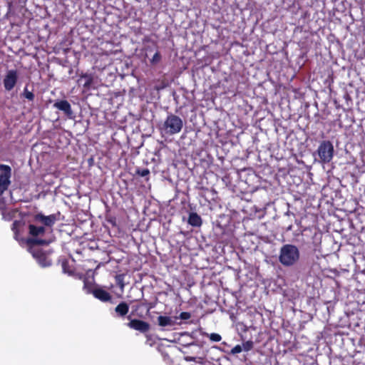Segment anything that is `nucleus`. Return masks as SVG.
I'll use <instances>...</instances> for the list:
<instances>
[{"label":"nucleus","mask_w":365,"mask_h":365,"mask_svg":"<svg viewBox=\"0 0 365 365\" xmlns=\"http://www.w3.org/2000/svg\"><path fill=\"white\" fill-rule=\"evenodd\" d=\"M58 220L56 214L44 215L43 213H37L33 217V222L28 226L29 234L31 238L43 237L48 231L52 232V227Z\"/></svg>","instance_id":"1"},{"label":"nucleus","mask_w":365,"mask_h":365,"mask_svg":"<svg viewBox=\"0 0 365 365\" xmlns=\"http://www.w3.org/2000/svg\"><path fill=\"white\" fill-rule=\"evenodd\" d=\"M322 240V233L316 229L304 228L299 239L301 247L305 250L316 252L319 250Z\"/></svg>","instance_id":"2"},{"label":"nucleus","mask_w":365,"mask_h":365,"mask_svg":"<svg viewBox=\"0 0 365 365\" xmlns=\"http://www.w3.org/2000/svg\"><path fill=\"white\" fill-rule=\"evenodd\" d=\"M51 242V240L41 238H28L26 240L30 252L41 267H48L51 264V262L41 248L34 247V246L48 245Z\"/></svg>","instance_id":"3"},{"label":"nucleus","mask_w":365,"mask_h":365,"mask_svg":"<svg viewBox=\"0 0 365 365\" xmlns=\"http://www.w3.org/2000/svg\"><path fill=\"white\" fill-rule=\"evenodd\" d=\"M300 259L299 248L292 244H284L279 250L278 260L284 267H292Z\"/></svg>","instance_id":"4"},{"label":"nucleus","mask_w":365,"mask_h":365,"mask_svg":"<svg viewBox=\"0 0 365 365\" xmlns=\"http://www.w3.org/2000/svg\"><path fill=\"white\" fill-rule=\"evenodd\" d=\"M182 120L178 115L170 113L168 115L163 125L164 132L170 135L180 133L182 128Z\"/></svg>","instance_id":"5"},{"label":"nucleus","mask_w":365,"mask_h":365,"mask_svg":"<svg viewBox=\"0 0 365 365\" xmlns=\"http://www.w3.org/2000/svg\"><path fill=\"white\" fill-rule=\"evenodd\" d=\"M334 152V146L329 140H323L317 149L318 155L323 163H328L332 160Z\"/></svg>","instance_id":"6"},{"label":"nucleus","mask_w":365,"mask_h":365,"mask_svg":"<svg viewBox=\"0 0 365 365\" xmlns=\"http://www.w3.org/2000/svg\"><path fill=\"white\" fill-rule=\"evenodd\" d=\"M0 191L4 192L11 184V168L9 165L0 164Z\"/></svg>","instance_id":"7"},{"label":"nucleus","mask_w":365,"mask_h":365,"mask_svg":"<svg viewBox=\"0 0 365 365\" xmlns=\"http://www.w3.org/2000/svg\"><path fill=\"white\" fill-rule=\"evenodd\" d=\"M127 319L129 320V322H128L126 325L131 329L138 331L141 333H146L150 329V324L147 322L137 319H131L130 315H128Z\"/></svg>","instance_id":"8"},{"label":"nucleus","mask_w":365,"mask_h":365,"mask_svg":"<svg viewBox=\"0 0 365 365\" xmlns=\"http://www.w3.org/2000/svg\"><path fill=\"white\" fill-rule=\"evenodd\" d=\"M18 78L19 75L17 70H8L3 80V83L5 90L6 91H11L16 85Z\"/></svg>","instance_id":"9"},{"label":"nucleus","mask_w":365,"mask_h":365,"mask_svg":"<svg viewBox=\"0 0 365 365\" xmlns=\"http://www.w3.org/2000/svg\"><path fill=\"white\" fill-rule=\"evenodd\" d=\"M53 108L61 110L68 118H73V112L71 108V106L69 102L66 100H58L53 103Z\"/></svg>","instance_id":"10"},{"label":"nucleus","mask_w":365,"mask_h":365,"mask_svg":"<svg viewBox=\"0 0 365 365\" xmlns=\"http://www.w3.org/2000/svg\"><path fill=\"white\" fill-rule=\"evenodd\" d=\"M78 83L86 91H89L93 83V76L91 73H82L78 80Z\"/></svg>","instance_id":"11"},{"label":"nucleus","mask_w":365,"mask_h":365,"mask_svg":"<svg viewBox=\"0 0 365 365\" xmlns=\"http://www.w3.org/2000/svg\"><path fill=\"white\" fill-rule=\"evenodd\" d=\"M93 295L95 298L103 302H110L112 299L110 294L102 288H96L93 291Z\"/></svg>","instance_id":"12"},{"label":"nucleus","mask_w":365,"mask_h":365,"mask_svg":"<svg viewBox=\"0 0 365 365\" xmlns=\"http://www.w3.org/2000/svg\"><path fill=\"white\" fill-rule=\"evenodd\" d=\"M117 317H125L129 312V305L125 302H120L115 308Z\"/></svg>","instance_id":"13"},{"label":"nucleus","mask_w":365,"mask_h":365,"mask_svg":"<svg viewBox=\"0 0 365 365\" xmlns=\"http://www.w3.org/2000/svg\"><path fill=\"white\" fill-rule=\"evenodd\" d=\"M187 222L192 227H200L202 224L201 217L196 212H190L187 220Z\"/></svg>","instance_id":"14"},{"label":"nucleus","mask_w":365,"mask_h":365,"mask_svg":"<svg viewBox=\"0 0 365 365\" xmlns=\"http://www.w3.org/2000/svg\"><path fill=\"white\" fill-rule=\"evenodd\" d=\"M157 322L158 326L161 327H173L175 324V321H173L170 317L168 316H159L157 318Z\"/></svg>","instance_id":"15"},{"label":"nucleus","mask_w":365,"mask_h":365,"mask_svg":"<svg viewBox=\"0 0 365 365\" xmlns=\"http://www.w3.org/2000/svg\"><path fill=\"white\" fill-rule=\"evenodd\" d=\"M83 289L86 292V294H93V291L95 290L96 288H93V284L90 282L86 277H84Z\"/></svg>","instance_id":"16"},{"label":"nucleus","mask_w":365,"mask_h":365,"mask_svg":"<svg viewBox=\"0 0 365 365\" xmlns=\"http://www.w3.org/2000/svg\"><path fill=\"white\" fill-rule=\"evenodd\" d=\"M162 60V55L160 52L157 49L153 57L150 59L151 66L158 65Z\"/></svg>","instance_id":"17"},{"label":"nucleus","mask_w":365,"mask_h":365,"mask_svg":"<svg viewBox=\"0 0 365 365\" xmlns=\"http://www.w3.org/2000/svg\"><path fill=\"white\" fill-rule=\"evenodd\" d=\"M201 334L209 338L211 341L218 342L222 339L221 335L217 333L208 334L207 332H202Z\"/></svg>","instance_id":"18"},{"label":"nucleus","mask_w":365,"mask_h":365,"mask_svg":"<svg viewBox=\"0 0 365 365\" xmlns=\"http://www.w3.org/2000/svg\"><path fill=\"white\" fill-rule=\"evenodd\" d=\"M21 221L19 220H14L11 225V230L13 231L14 234V238L16 240L18 239V235L19 234V227L21 226Z\"/></svg>","instance_id":"19"},{"label":"nucleus","mask_w":365,"mask_h":365,"mask_svg":"<svg viewBox=\"0 0 365 365\" xmlns=\"http://www.w3.org/2000/svg\"><path fill=\"white\" fill-rule=\"evenodd\" d=\"M61 267H62L63 272L64 273L68 274V275H71V276L73 275V271L70 267L68 262L67 260H63L62 262Z\"/></svg>","instance_id":"20"},{"label":"nucleus","mask_w":365,"mask_h":365,"mask_svg":"<svg viewBox=\"0 0 365 365\" xmlns=\"http://www.w3.org/2000/svg\"><path fill=\"white\" fill-rule=\"evenodd\" d=\"M22 95L25 98L28 99L29 101H33L35 98L34 93L32 91H29L26 86L24 88Z\"/></svg>","instance_id":"21"},{"label":"nucleus","mask_w":365,"mask_h":365,"mask_svg":"<svg viewBox=\"0 0 365 365\" xmlns=\"http://www.w3.org/2000/svg\"><path fill=\"white\" fill-rule=\"evenodd\" d=\"M254 343L251 340H248L242 344V349L245 351H249L253 349Z\"/></svg>","instance_id":"22"},{"label":"nucleus","mask_w":365,"mask_h":365,"mask_svg":"<svg viewBox=\"0 0 365 365\" xmlns=\"http://www.w3.org/2000/svg\"><path fill=\"white\" fill-rule=\"evenodd\" d=\"M136 174L141 177H146L150 175V170L148 168L137 169Z\"/></svg>","instance_id":"23"},{"label":"nucleus","mask_w":365,"mask_h":365,"mask_svg":"<svg viewBox=\"0 0 365 365\" xmlns=\"http://www.w3.org/2000/svg\"><path fill=\"white\" fill-rule=\"evenodd\" d=\"M191 314L187 312H182L180 314L179 317H176L175 319H180L182 320H187L190 319Z\"/></svg>","instance_id":"24"},{"label":"nucleus","mask_w":365,"mask_h":365,"mask_svg":"<svg viewBox=\"0 0 365 365\" xmlns=\"http://www.w3.org/2000/svg\"><path fill=\"white\" fill-rule=\"evenodd\" d=\"M242 347L241 345H236L235 346H234L232 349H231V351H230V354H239L240 352H242Z\"/></svg>","instance_id":"25"},{"label":"nucleus","mask_w":365,"mask_h":365,"mask_svg":"<svg viewBox=\"0 0 365 365\" xmlns=\"http://www.w3.org/2000/svg\"><path fill=\"white\" fill-rule=\"evenodd\" d=\"M106 221L109 224H110L113 227L117 226V220L115 217H113V216L108 217H106Z\"/></svg>","instance_id":"26"},{"label":"nucleus","mask_w":365,"mask_h":365,"mask_svg":"<svg viewBox=\"0 0 365 365\" xmlns=\"http://www.w3.org/2000/svg\"><path fill=\"white\" fill-rule=\"evenodd\" d=\"M116 281L118 284L120 286L121 289H123L125 284L123 279V275H118L116 276Z\"/></svg>","instance_id":"27"},{"label":"nucleus","mask_w":365,"mask_h":365,"mask_svg":"<svg viewBox=\"0 0 365 365\" xmlns=\"http://www.w3.org/2000/svg\"><path fill=\"white\" fill-rule=\"evenodd\" d=\"M162 354L163 356L165 361H166L167 362H172V359H171L170 356L169 355L168 352L164 351L162 352Z\"/></svg>","instance_id":"28"},{"label":"nucleus","mask_w":365,"mask_h":365,"mask_svg":"<svg viewBox=\"0 0 365 365\" xmlns=\"http://www.w3.org/2000/svg\"><path fill=\"white\" fill-rule=\"evenodd\" d=\"M196 358L193 356H186L185 360L187 361H195Z\"/></svg>","instance_id":"29"},{"label":"nucleus","mask_w":365,"mask_h":365,"mask_svg":"<svg viewBox=\"0 0 365 365\" xmlns=\"http://www.w3.org/2000/svg\"><path fill=\"white\" fill-rule=\"evenodd\" d=\"M145 51H152V49L150 46L145 47Z\"/></svg>","instance_id":"30"},{"label":"nucleus","mask_w":365,"mask_h":365,"mask_svg":"<svg viewBox=\"0 0 365 365\" xmlns=\"http://www.w3.org/2000/svg\"><path fill=\"white\" fill-rule=\"evenodd\" d=\"M143 41H144V42H149V41H150V40L146 37V38H145L143 39Z\"/></svg>","instance_id":"31"},{"label":"nucleus","mask_w":365,"mask_h":365,"mask_svg":"<svg viewBox=\"0 0 365 365\" xmlns=\"http://www.w3.org/2000/svg\"><path fill=\"white\" fill-rule=\"evenodd\" d=\"M200 190H202L203 191H208V189L207 188H205V187H201Z\"/></svg>","instance_id":"32"},{"label":"nucleus","mask_w":365,"mask_h":365,"mask_svg":"<svg viewBox=\"0 0 365 365\" xmlns=\"http://www.w3.org/2000/svg\"><path fill=\"white\" fill-rule=\"evenodd\" d=\"M155 48H158L156 42L152 41Z\"/></svg>","instance_id":"33"},{"label":"nucleus","mask_w":365,"mask_h":365,"mask_svg":"<svg viewBox=\"0 0 365 365\" xmlns=\"http://www.w3.org/2000/svg\"><path fill=\"white\" fill-rule=\"evenodd\" d=\"M175 350V347H170V351Z\"/></svg>","instance_id":"34"},{"label":"nucleus","mask_w":365,"mask_h":365,"mask_svg":"<svg viewBox=\"0 0 365 365\" xmlns=\"http://www.w3.org/2000/svg\"><path fill=\"white\" fill-rule=\"evenodd\" d=\"M291 229H292V226L290 225V226L287 228V230H290Z\"/></svg>","instance_id":"35"},{"label":"nucleus","mask_w":365,"mask_h":365,"mask_svg":"<svg viewBox=\"0 0 365 365\" xmlns=\"http://www.w3.org/2000/svg\"><path fill=\"white\" fill-rule=\"evenodd\" d=\"M2 194H3V192H1L0 191V195H2Z\"/></svg>","instance_id":"36"}]
</instances>
